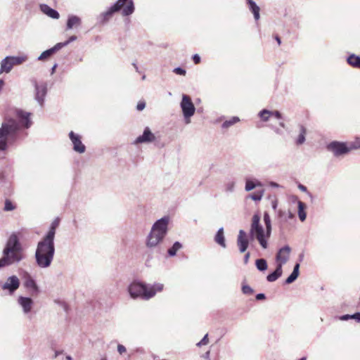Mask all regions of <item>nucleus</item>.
<instances>
[{"instance_id":"79ce46f5","label":"nucleus","mask_w":360,"mask_h":360,"mask_svg":"<svg viewBox=\"0 0 360 360\" xmlns=\"http://www.w3.org/2000/svg\"><path fill=\"white\" fill-rule=\"evenodd\" d=\"M208 341H209V340H208V334H206V335H204L202 339L199 342H198L196 344V345L198 347H201L202 345H207L208 343Z\"/></svg>"},{"instance_id":"b1692460","label":"nucleus","mask_w":360,"mask_h":360,"mask_svg":"<svg viewBox=\"0 0 360 360\" xmlns=\"http://www.w3.org/2000/svg\"><path fill=\"white\" fill-rule=\"evenodd\" d=\"M214 241L216 243H217L221 248H226V239H225V236H224V232L223 227H221L217 230V231L214 236Z\"/></svg>"},{"instance_id":"aec40b11","label":"nucleus","mask_w":360,"mask_h":360,"mask_svg":"<svg viewBox=\"0 0 360 360\" xmlns=\"http://www.w3.org/2000/svg\"><path fill=\"white\" fill-rule=\"evenodd\" d=\"M82 24L81 18L75 15H69L66 22V30H69L74 27H79Z\"/></svg>"},{"instance_id":"72a5a7b5","label":"nucleus","mask_w":360,"mask_h":360,"mask_svg":"<svg viewBox=\"0 0 360 360\" xmlns=\"http://www.w3.org/2000/svg\"><path fill=\"white\" fill-rule=\"evenodd\" d=\"M264 190L257 191L255 193H250L248 195V198L252 199L255 202H259L262 199L264 195Z\"/></svg>"},{"instance_id":"a19ab883","label":"nucleus","mask_w":360,"mask_h":360,"mask_svg":"<svg viewBox=\"0 0 360 360\" xmlns=\"http://www.w3.org/2000/svg\"><path fill=\"white\" fill-rule=\"evenodd\" d=\"M173 72L179 75L184 76L186 74V70L181 67H177L173 70Z\"/></svg>"},{"instance_id":"1a4fd4ad","label":"nucleus","mask_w":360,"mask_h":360,"mask_svg":"<svg viewBox=\"0 0 360 360\" xmlns=\"http://www.w3.org/2000/svg\"><path fill=\"white\" fill-rule=\"evenodd\" d=\"M116 13L121 12L124 17L132 15L135 11L133 0H117L112 5Z\"/></svg>"},{"instance_id":"052dcab7","label":"nucleus","mask_w":360,"mask_h":360,"mask_svg":"<svg viewBox=\"0 0 360 360\" xmlns=\"http://www.w3.org/2000/svg\"><path fill=\"white\" fill-rule=\"evenodd\" d=\"M294 218H295V214L292 212L288 211V219H292Z\"/></svg>"},{"instance_id":"ea45409f","label":"nucleus","mask_w":360,"mask_h":360,"mask_svg":"<svg viewBox=\"0 0 360 360\" xmlns=\"http://www.w3.org/2000/svg\"><path fill=\"white\" fill-rule=\"evenodd\" d=\"M235 182L234 181H229L225 185V190L226 192L231 193L234 191Z\"/></svg>"},{"instance_id":"8fccbe9b","label":"nucleus","mask_w":360,"mask_h":360,"mask_svg":"<svg viewBox=\"0 0 360 360\" xmlns=\"http://www.w3.org/2000/svg\"><path fill=\"white\" fill-rule=\"evenodd\" d=\"M352 319H354L356 322L360 323V312L357 311L352 314Z\"/></svg>"},{"instance_id":"5701e85b","label":"nucleus","mask_w":360,"mask_h":360,"mask_svg":"<svg viewBox=\"0 0 360 360\" xmlns=\"http://www.w3.org/2000/svg\"><path fill=\"white\" fill-rule=\"evenodd\" d=\"M283 274V266L276 264V269L266 276V281L272 283L278 280Z\"/></svg>"},{"instance_id":"f257e3e1","label":"nucleus","mask_w":360,"mask_h":360,"mask_svg":"<svg viewBox=\"0 0 360 360\" xmlns=\"http://www.w3.org/2000/svg\"><path fill=\"white\" fill-rule=\"evenodd\" d=\"M17 119L5 117L0 127V151H6L11 146L22 139L21 130L32 124L31 113L22 109L15 111Z\"/></svg>"},{"instance_id":"338daca9","label":"nucleus","mask_w":360,"mask_h":360,"mask_svg":"<svg viewBox=\"0 0 360 360\" xmlns=\"http://www.w3.org/2000/svg\"><path fill=\"white\" fill-rule=\"evenodd\" d=\"M279 125H280V127H283V128H285V123H284V122H281L279 123Z\"/></svg>"},{"instance_id":"6ab92c4d","label":"nucleus","mask_w":360,"mask_h":360,"mask_svg":"<svg viewBox=\"0 0 360 360\" xmlns=\"http://www.w3.org/2000/svg\"><path fill=\"white\" fill-rule=\"evenodd\" d=\"M59 224H60V219L58 217H57L51 222V224L49 228V231L43 236V238H48V239H50L52 240H55L56 229L58 227Z\"/></svg>"},{"instance_id":"7ed1b4c3","label":"nucleus","mask_w":360,"mask_h":360,"mask_svg":"<svg viewBox=\"0 0 360 360\" xmlns=\"http://www.w3.org/2000/svg\"><path fill=\"white\" fill-rule=\"evenodd\" d=\"M2 255V257L0 258V269L18 264L25 259V255L22 245L15 233H12L9 236Z\"/></svg>"},{"instance_id":"39448f33","label":"nucleus","mask_w":360,"mask_h":360,"mask_svg":"<svg viewBox=\"0 0 360 360\" xmlns=\"http://www.w3.org/2000/svg\"><path fill=\"white\" fill-rule=\"evenodd\" d=\"M169 221L170 217L165 215L154 222L146 239L148 248L155 249L164 240L169 231Z\"/></svg>"},{"instance_id":"4be33fe9","label":"nucleus","mask_w":360,"mask_h":360,"mask_svg":"<svg viewBox=\"0 0 360 360\" xmlns=\"http://www.w3.org/2000/svg\"><path fill=\"white\" fill-rule=\"evenodd\" d=\"M60 48L58 46V44H55L53 47L45 50L43 51L37 58L38 60H45L54 55L58 51H60Z\"/></svg>"},{"instance_id":"774afa93","label":"nucleus","mask_w":360,"mask_h":360,"mask_svg":"<svg viewBox=\"0 0 360 360\" xmlns=\"http://www.w3.org/2000/svg\"><path fill=\"white\" fill-rule=\"evenodd\" d=\"M65 358H66V360H72V358L70 355H67Z\"/></svg>"},{"instance_id":"de8ad7c7","label":"nucleus","mask_w":360,"mask_h":360,"mask_svg":"<svg viewBox=\"0 0 360 360\" xmlns=\"http://www.w3.org/2000/svg\"><path fill=\"white\" fill-rule=\"evenodd\" d=\"M271 115H274L278 120H281L283 118L282 114L278 110L271 111Z\"/></svg>"},{"instance_id":"49530a36","label":"nucleus","mask_w":360,"mask_h":360,"mask_svg":"<svg viewBox=\"0 0 360 360\" xmlns=\"http://www.w3.org/2000/svg\"><path fill=\"white\" fill-rule=\"evenodd\" d=\"M298 188L303 192L307 193V194L311 198H313V195L309 192H308L307 188L304 185L300 184L298 185Z\"/></svg>"},{"instance_id":"7c9ffc66","label":"nucleus","mask_w":360,"mask_h":360,"mask_svg":"<svg viewBox=\"0 0 360 360\" xmlns=\"http://www.w3.org/2000/svg\"><path fill=\"white\" fill-rule=\"evenodd\" d=\"M255 266L258 271L264 272L268 269V264L265 259L260 258L255 260Z\"/></svg>"},{"instance_id":"c85d7f7f","label":"nucleus","mask_w":360,"mask_h":360,"mask_svg":"<svg viewBox=\"0 0 360 360\" xmlns=\"http://www.w3.org/2000/svg\"><path fill=\"white\" fill-rule=\"evenodd\" d=\"M299 127H300V134L298 135V136L295 141V143L297 145L300 146V145H302L306 141L307 129L302 124H300Z\"/></svg>"},{"instance_id":"e2e57ef3","label":"nucleus","mask_w":360,"mask_h":360,"mask_svg":"<svg viewBox=\"0 0 360 360\" xmlns=\"http://www.w3.org/2000/svg\"><path fill=\"white\" fill-rule=\"evenodd\" d=\"M62 353H63V351H56L55 354L53 356V359L57 358Z\"/></svg>"},{"instance_id":"c9c22d12","label":"nucleus","mask_w":360,"mask_h":360,"mask_svg":"<svg viewBox=\"0 0 360 360\" xmlns=\"http://www.w3.org/2000/svg\"><path fill=\"white\" fill-rule=\"evenodd\" d=\"M77 37L76 35H72L66 41L57 43L58 46L60 48V49H62L63 48L67 46L71 42L77 40Z\"/></svg>"},{"instance_id":"5fc2aeb1","label":"nucleus","mask_w":360,"mask_h":360,"mask_svg":"<svg viewBox=\"0 0 360 360\" xmlns=\"http://www.w3.org/2000/svg\"><path fill=\"white\" fill-rule=\"evenodd\" d=\"M250 257V253L249 252H246L243 257V262L245 264H247L249 262V259Z\"/></svg>"},{"instance_id":"0e129e2a","label":"nucleus","mask_w":360,"mask_h":360,"mask_svg":"<svg viewBox=\"0 0 360 360\" xmlns=\"http://www.w3.org/2000/svg\"><path fill=\"white\" fill-rule=\"evenodd\" d=\"M275 39L277 41L278 45H280L281 44V39L279 36H278V35L275 36Z\"/></svg>"},{"instance_id":"2eb2a0df","label":"nucleus","mask_w":360,"mask_h":360,"mask_svg":"<svg viewBox=\"0 0 360 360\" xmlns=\"http://www.w3.org/2000/svg\"><path fill=\"white\" fill-rule=\"evenodd\" d=\"M155 134L151 131L148 127H146L143 134L136 137L134 140V144L150 143L155 140Z\"/></svg>"},{"instance_id":"58836bf2","label":"nucleus","mask_w":360,"mask_h":360,"mask_svg":"<svg viewBox=\"0 0 360 360\" xmlns=\"http://www.w3.org/2000/svg\"><path fill=\"white\" fill-rule=\"evenodd\" d=\"M242 292L244 295H252L254 292V290L248 284H242Z\"/></svg>"},{"instance_id":"f3484780","label":"nucleus","mask_w":360,"mask_h":360,"mask_svg":"<svg viewBox=\"0 0 360 360\" xmlns=\"http://www.w3.org/2000/svg\"><path fill=\"white\" fill-rule=\"evenodd\" d=\"M18 302L22 308L23 312L25 314H28L30 312L34 304V301L31 297L24 296H19Z\"/></svg>"},{"instance_id":"c03bdc74","label":"nucleus","mask_w":360,"mask_h":360,"mask_svg":"<svg viewBox=\"0 0 360 360\" xmlns=\"http://www.w3.org/2000/svg\"><path fill=\"white\" fill-rule=\"evenodd\" d=\"M335 319L340 320V321H348L352 319V314H343L341 316H338L335 317Z\"/></svg>"},{"instance_id":"603ef678","label":"nucleus","mask_w":360,"mask_h":360,"mask_svg":"<svg viewBox=\"0 0 360 360\" xmlns=\"http://www.w3.org/2000/svg\"><path fill=\"white\" fill-rule=\"evenodd\" d=\"M300 262H296L294 265L292 272L296 273L300 275Z\"/></svg>"},{"instance_id":"a18cd8bd","label":"nucleus","mask_w":360,"mask_h":360,"mask_svg":"<svg viewBox=\"0 0 360 360\" xmlns=\"http://www.w3.org/2000/svg\"><path fill=\"white\" fill-rule=\"evenodd\" d=\"M192 60H193L194 64L197 65V64H199L200 63L201 58H200L199 54L195 53V54L193 55Z\"/></svg>"},{"instance_id":"9d476101","label":"nucleus","mask_w":360,"mask_h":360,"mask_svg":"<svg viewBox=\"0 0 360 360\" xmlns=\"http://www.w3.org/2000/svg\"><path fill=\"white\" fill-rule=\"evenodd\" d=\"M327 148L333 153L335 157L342 156L349 153L352 150L351 143L348 146L347 143L333 141L330 142Z\"/></svg>"},{"instance_id":"0eeeda50","label":"nucleus","mask_w":360,"mask_h":360,"mask_svg":"<svg viewBox=\"0 0 360 360\" xmlns=\"http://www.w3.org/2000/svg\"><path fill=\"white\" fill-rule=\"evenodd\" d=\"M180 108L184 118L186 124L191 123V118L195 112V107L192 101L191 98L187 94H182L181 101L180 102Z\"/></svg>"},{"instance_id":"473e14b6","label":"nucleus","mask_w":360,"mask_h":360,"mask_svg":"<svg viewBox=\"0 0 360 360\" xmlns=\"http://www.w3.org/2000/svg\"><path fill=\"white\" fill-rule=\"evenodd\" d=\"M9 58H11V60H12L13 66L20 65L27 60V56H10Z\"/></svg>"},{"instance_id":"ddd939ff","label":"nucleus","mask_w":360,"mask_h":360,"mask_svg":"<svg viewBox=\"0 0 360 360\" xmlns=\"http://www.w3.org/2000/svg\"><path fill=\"white\" fill-rule=\"evenodd\" d=\"M291 248L288 245L278 249L276 255V264L283 266L287 263L290 258Z\"/></svg>"},{"instance_id":"412c9836","label":"nucleus","mask_w":360,"mask_h":360,"mask_svg":"<svg viewBox=\"0 0 360 360\" xmlns=\"http://www.w3.org/2000/svg\"><path fill=\"white\" fill-rule=\"evenodd\" d=\"M249 10L253 14L254 18L257 21L260 18V8L254 0H246Z\"/></svg>"},{"instance_id":"a878e982","label":"nucleus","mask_w":360,"mask_h":360,"mask_svg":"<svg viewBox=\"0 0 360 360\" xmlns=\"http://www.w3.org/2000/svg\"><path fill=\"white\" fill-rule=\"evenodd\" d=\"M10 56L5 57L1 62L0 72L8 73L12 70L13 65L11 60Z\"/></svg>"},{"instance_id":"2f4dec72","label":"nucleus","mask_w":360,"mask_h":360,"mask_svg":"<svg viewBox=\"0 0 360 360\" xmlns=\"http://www.w3.org/2000/svg\"><path fill=\"white\" fill-rule=\"evenodd\" d=\"M240 121V118L237 116H233L231 119L227 120L224 121L222 124L221 127L224 129H227L232 125L235 124L236 123Z\"/></svg>"},{"instance_id":"e433bc0d","label":"nucleus","mask_w":360,"mask_h":360,"mask_svg":"<svg viewBox=\"0 0 360 360\" xmlns=\"http://www.w3.org/2000/svg\"><path fill=\"white\" fill-rule=\"evenodd\" d=\"M299 276V274L292 271L291 274L288 276V277L285 280L284 284L289 285L292 283L297 279Z\"/></svg>"},{"instance_id":"bf43d9fd","label":"nucleus","mask_w":360,"mask_h":360,"mask_svg":"<svg viewBox=\"0 0 360 360\" xmlns=\"http://www.w3.org/2000/svg\"><path fill=\"white\" fill-rule=\"evenodd\" d=\"M58 67V64L57 63H55L53 67L51 68V74L53 75L56 72V70Z\"/></svg>"},{"instance_id":"a211bd4d","label":"nucleus","mask_w":360,"mask_h":360,"mask_svg":"<svg viewBox=\"0 0 360 360\" xmlns=\"http://www.w3.org/2000/svg\"><path fill=\"white\" fill-rule=\"evenodd\" d=\"M39 8L44 14L46 15L52 19L57 20L60 18V14L58 11L54 8H52L46 4H41L39 5Z\"/></svg>"},{"instance_id":"9b49d317","label":"nucleus","mask_w":360,"mask_h":360,"mask_svg":"<svg viewBox=\"0 0 360 360\" xmlns=\"http://www.w3.org/2000/svg\"><path fill=\"white\" fill-rule=\"evenodd\" d=\"M22 278L24 287L30 290L32 295L39 293L40 290L36 281L28 271L25 270L22 271Z\"/></svg>"},{"instance_id":"37998d69","label":"nucleus","mask_w":360,"mask_h":360,"mask_svg":"<svg viewBox=\"0 0 360 360\" xmlns=\"http://www.w3.org/2000/svg\"><path fill=\"white\" fill-rule=\"evenodd\" d=\"M352 150L360 148V138H356L354 141L350 143Z\"/></svg>"},{"instance_id":"864d4df0","label":"nucleus","mask_w":360,"mask_h":360,"mask_svg":"<svg viewBox=\"0 0 360 360\" xmlns=\"http://www.w3.org/2000/svg\"><path fill=\"white\" fill-rule=\"evenodd\" d=\"M255 299L257 300H264L266 299V295H265L264 293H262V292L261 293H258V294L256 295Z\"/></svg>"},{"instance_id":"13d9d810","label":"nucleus","mask_w":360,"mask_h":360,"mask_svg":"<svg viewBox=\"0 0 360 360\" xmlns=\"http://www.w3.org/2000/svg\"><path fill=\"white\" fill-rule=\"evenodd\" d=\"M269 185L272 188H279L281 186L278 183L274 181H271Z\"/></svg>"},{"instance_id":"423d86ee","label":"nucleus","mask_w":360,"mask_h":360,"mask_svg":"<svg viewBox=\"0 0 360 360\" xmlns=\"http://www.w3.org/2000/svg\"><path fill=\"white\" fill-rule=\"evenodd\" d=\"M163 288L162 283H155L150 285L135 280L129 285L127 290L131 298L148 300L153 297L157 292H161Z\"/></svg>"},{"instance_id":"c756f323","label":"nucleus","mask_w":360,"mask_h":360,"mask_svg":"<svg viewBox=\"0 0 360 360\" xmlns=\"http://www.w3.org/2000/svg\"><path fill=\"white\" fill-rule=\"evenodd\" d=\"M183 247L182 244L176 241L173 243V245L167 250V254L169 257H174L176 255V252L178 250L181 249Z\"/></svg>"},{"instance_id":"4d7b16f0","label":"nucleus","mask_w":360,"mask_h":360,"mask_svg":"<svg viewBox=\"0 0 360 360\" xmlns=\"http://www.w3.org/2000/svg\"><path fill=\"white\" fill-rule=\"evenodd\" d=\"M278 207V200L276 199L271 201V207L274 210H276Z\"/></svg>"},{"instance_id":"dca6fc26","label":"nucleus","mask_w":360,"mask_h":360,"mask_svg":"<svg viewBox=\"0 0 360 360\" xmlns=\"http://www.w3.org/2000/svg\"><path fill=\"white\" fill-rule=\"evenodd\" d=\"M116 13V11H115V8L111 6L108 8L107 11L101 13L98 17H97V22L99 25H105L106 24L114 15V14Z\"/></svg>"},{"instance_id":"f03ea898","label":"nucleus","mask_w":360,"mask_h":360,"mask_svg":"<svg viewBox=\"0 0 360 360\" xmlns=\"http://www.w3.org/2000/svg\"><path fill=\"white\" fill-rule=\"evenodd\" d=\"M260 215L257 213L255 214L252 218V223L249 232V238L247 233L240 229L237 236V245L240 253H245L248 250L250 244V240L256 239L263 249L268 248V240L271 237L272 231L271 219L268 212H264L263 220L265 229L260 224Z\"/></svg>"},{"instance_id":"09e8293b","label":"nucleus","mask_w":360,"mask_h":360,"mask_svg":"<svg viewBox=\"0 0 360 360\" xmlns=\"http://www.w3.org/2000/svg\"><path fill=\"white\" fill-rule=\"evenodd\" d=\"M146 108V103L145 101H139L136 105V109L139 111L143 110Z\"/></svg>"},{"instance_id":"393cba45","label":"nucleus","mask_w":360,"mask_h":360,"mask_svg":"<svg viewBox=\"0 0 360 360\" xmlns=\"http://www.w3.org/2000/svg\"><path fill=\"white\" fill-rule=\"evenodd\" d=\"M262 183L257 179H246L245 190L246 191H250L257 187H262Z\"/></svg>"},{"instance_id":"680f3d73","label":"nucleus","mask_w":360,"mask_h":360,"mask_svg":"<svg viewBox=\"0 0 360 360\" xmlns=\"http://www.w3.org/2000/svg\"><path fill=\"white\" fill-rule=\"evenodd\" d=\"M304 253H303V252L300 253V254L298 255V262H302V260L304 259Z\"/></svg>"},{"instance_id":"4468645a","label":"nucleus","mask_w":360,"mask_h":360,"mask_svg":"<svg viewBox=\"0 0 360 360\" xmlns=\"http://www.w3.org/2000/svg\"><path fill=\"white\" fill-rule=\"evenodd\" d=\"M68 136L72 143L73 150L78 153H84L86 151V146L82 142V137L79 134L71 131Z\"/></svg>"},{"instance_id":"69168bd1","label":"nucleus","mask_w":360,"mask_h":360,"mask_svg":"<svg viewBox=\"0 0 360 360\" xmlns=\"http://www.w3.org/2000/svg\"><path fill=\"white\" fill-rule=\"evenodd\" d=\"M132 65L134 67V68H135L136 71V72H139V68H138V66H137L136 63H132Z\"/></svg>"},{"instance_id":"cd10ccee","label":"nucleus","mask_w":360,"mask_h":360,"mask_svg":"<svg viewBox=\"0 0 360 360\" xmlns=\"http://www.w3.org/2000/svg\"><path fill=\"white\" fill-rule=\"evenodd\" d=\"M307 208V205L304 202L302 201L299 200L297 202V214L299 217V219L301 221H304L306 220L307 218V213L305 212V210Z\"/></svg>"},{"instance_id":"f8f14e48","label":"nucleus","mask_w":360,"mask_h":360,"mask_svg":"<svg viewBox=\"0 0 360 360\" xmlns=\"http://www.w3.org/2000/svg\"><path fill=\"white\" fill-rule=\"evenodd\" d=\"M20 285V281L15 275L10 276L5 283L1 285V288L8 292L11 295H13Z\"/></svg>"},{"instance_id":"f704fd0d","label":"nucleus","mask_w":360,"mask_h":360,"mask_svg":"<svg viewBox=\"0 0 360 360\" xmlns=\"http://www.w3.org/2000/svg\"><path fill=\"white\" fill-rule=\"evenodd\" d=\"M258 116L262 121L267 122L269 120V117L271 116V110L267 109H262L261 111H259Z\"/></svg>"},{"instance_id":"20e7f679","label":"nucleus","mask_w":360,"mask_h":360,"mask_svg":"<svg viewBox=\"0 0 360 360\" xmlns=\"http://www.w3.org/2000/svg\"><path fill=\"white\" fill-rule=\"evenodd\" d=\"M55 252L54 240L42 237L37 243L34 254L37 266L41 269L49 268L53 262Z\"/></svg>"},{"instance_id":"6e6d98bb","label":"nucleus","mask_w":360,"mask_h":360,"mask_svg":"<svg viewBox=\"0 0 360 360\" xmlns=\"http://www.w3.org/2000/svg\"><path fill=\"white\" fill-rule=\"evenodd\" d=\"M285 214V212L282 210H278L277 211V217L278 218H283Z\"/></svg>"},{"instance_id":"6e6552de","label":"nucleus","mask_w":360,"mask_h":360,"mask_svg":"<svg viewBox=\"0 0 360 360\" xmlns=\"http://www.w3.org/2000/svg\"><path fill=\"white\" fill-rule=\"evenodd\" d=\"M31 82L34 88V100L41 108H43L48 92L47 83L45 82L38 83L36 79H31Z\"/></svg>"},{"instance_id":"bb28decb","label":"nucleus","mask_w":360,"mask_h":360,"mask_svg":"<svg viewBox=\"0 0 360 360\" xmlns=\"http://www.w3.org/2000/svg\"><path fill=\"white\" fill-rule=\"evenodd\" d=\"M347 63L352 68L360 69V56L350 53L347 57Z\"/></svg>"},{"instance_id":"3c124183","label":"nucleus","mask_w":360,"mask_h":360,"mask_svg":"<svg viewBox=\"0 0 360 360\" xmlns=\"http://www.w3.org/2000/svg\"><path fill=\"white\" fill-rule=\"evenodd\" d=\"M126 351V347L123 345L119 344L117 345V352H119V354H122Z\"/></svg>"},{"instance_id":"4c0bfd02","label":"nucleus","mask_w":360,"mask_h":360,"mask_svg":"<svg viewBox=\"0 0 360 360\" xmlns=\"http://www.w3.org/2000/svg\"><path fill=\"white\" fill-rule=\"evenodd\" d=\"M15 209V205L9 199H6L4 202V210L6 212L13 211Z\"/></svg>"}]
</instances>
